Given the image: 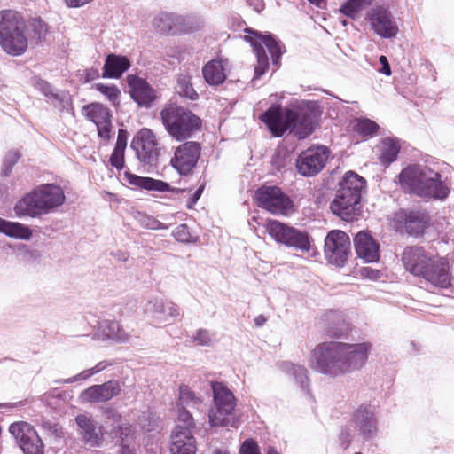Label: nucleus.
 I'll return each instance as SVG.
<instances>
[{
	"label": "nucleus",
	"mask_w": 454,
	"mask_h": 454,
	"mask_svg": "<svg viewBox=\"0 0 454 454\" xmlns=\"http://www.w3.org/2000/svg\"><path fill=\"white\" fill-rule=\"evenodd\" d=\"M371 342H320L311 352L310 366L317 372L335 378L363 368Z\"/></svg>",
	"instance_id": "1"
},
{
	"label": "nucleus",
	"mask_w": 454,
	"mask_h": 454,
	"mask_svg": "<svg viewBox=\"0 0 454 454\" xmlns=\"http://www.w3.org/2000/svg\"><path fill=\"white\" fill-rule=\"evenodd\" d=\"M316 118L317 112L309 104H300L286 109L280 106H271L259 117L273 137H280L287 130H291L299 138H305L313 132Z\"/></svg>",
	"instance_id": "2"
},
{
	"label": "nucleus",
	"mask_w": 454,
	"mask_h": 454,
	"mask_svg": "<svg viewBox=\"0 0 454 454\" xmlns=\"http://www.w3.org/2000/svg\"><path fill=\"white\" fill-rule=\"evenodd\" d=\"M401 187L406 192L422 198L443 200L450 188L442 180L440 173L428 167L409 166L399 174Z\"/></svg>",
	"instance_id": "3"
},
{
	"label": "nucleus",
	"mask_w": 454,
	"mask_h": 454,
	"mask_svg": "<svg viewBox=\"0 0 454 454\" xmlns=\"http://www.w3.org/2000/svg\"><path fill=\"white\" fill-rule=\"evenodd\" d=\"M365 184L364 178L356 173L347 172L330 205L332 212L346 222L357 220L362 215L361 193Z\"/></svg>",
	"instance_id": "4"
},
{
	"label": "nucleus",
	"mask_w": 454,
	"mask_h": 454,
	"mask_svg": "<svg viewBox=\"0 0 454 454\" xmlns=\"http://www.w3.org/2000/svg\"><path fill=\"white\" fill-rule=\"evenodd\" d=\"M160 115L167 133L176 141L189 140L202 129L203 120L185 106L167 105Z\"/></svg>",
	"instance_id": "5"
},
{
	"label": "nucleus",
	"mask_w": 454,
	"mask_h": 454,
	"mask_svg": "<svg viewBox=\"0 0 454 454\" xmlns=\"http://www.w3.org/2000/svg\"><path fill=\"white\" fill-rule=\"evenodd\" d=\"M65 200L62 189L55 184L38 186L25 194L14 206L17 216L38 217L61 206Z\"/></svg>",
	"instance_id": "6"
},
{
	"label": "nucleus",
	"mask_w": 454,
	"mask_h": 454,
	"mask_svg": "<svg viewBox=\"0 0 454 454\" xmlns=\"http://www.w3.org/2000/svg\"><path fill=\"white\" fill-rule=\"evenodd\" d=\"M26 23L16 11L4 10L0 12V46L12 56H20L27 49L28 40L25 35Z\"/></svg>",
	"instance_id": "7"
},
{
	"label": "nucleus",
	"mask_w": 454,
	"mask_h": 454,
	"mask_svg": "<svg viewBox=\"0 0 454 454\" xmlns=\"http://www.w3.org/2000/svg\"><path fill=\"white\" fill-rule=\"evenodd\" d=\"M247 32L251 33V35H245V40L250 43L256 55L257 64L254 67V78L259 79L269 68V59L263 46L268 49L272 63L276 66L279 65L282 55L281 48L271 35H262L257 32H252L250 29H247Z\"/></svg>",
	"instance_id": "8"
},
{
	"label": "nucleus",
	"mask_w": 454,
	"mask_h": 454,
	"mask_svg": "<svg viewBox=\"0 0 454 454\" xmlns=\"http://www.w3.org/2000/svg\"><path fill=\"white\" fill-rule=\"evenodd\" d=\"M257 206L276 215H288L294 211L293 200L278 186L262 185L255 191Z\"/></svg>",
	"instance_id": "9"
},
{
	"label": "nucleus",
	"mask_w": 454,
	"mask_h": 454,
	"mask_svg": "<svg viewBox=\"0 0 454 454\" xmlns=\"http://www.w3.org/2000/svg\"><path fill=\"white\" fill-rule=\"evenodd\" d=\"M211 388L215 409L209 411V423L212 427H226L228 416L235 410L236 398L223 383L213 382Z\"/></svg>",
	"instance_id": "10"
},
{
	"label": "nucleus",
	"mask_w": 454,
	"mask_h": 454,
	"mask_svg": "<svg viewBox=\"0 0 454 454\" xmlns=\"http://www.w3.org/2000/svg\"><path fill=\"white\" fill-rule=\"evenodd\" d=\"M264 227L269 235L278 243L309 251L310 241L308 233L288 226L278 220L269 219Z\"/></svg>",
	"instance_id": "11"
},
{
	"label": "nucleus",
	"mask_w": 454,
	"mask_h": 454,
	"mask_svg": "<svg viewBox=\"0 0 454 454\" xmlns=\"http://www.w3.org/2000/svg\"><path fill=\"white\" fill-rule=\"evenodd\" d=\"M9 432L23 454H44V443L31 424L26 421L12 423Z\"/></svg>",
	"instance_id": "12"
},
{
	"label": "nucleus",
	"mask_w": 454,
	"mask_h": 454,
	"mask_svg": "<svg viewBox=\"0 0 454 454\" xmlns=\"http://www.w3.org/2000/svg\"><path fill=\"white\" fill-rule=\"evenodd\" d=\"M131 147L144 166L156 167L160 150L156 136L152 129L142 128L138 130L131 141Z\"/></svg>",
	"instance_id": "13"
},
{
	"label": "nucleus",
	"mask_w": 454,
	"mask_h": 454,
	"mask_svg": "<svg viewBox=\"0 0 454 454\" xmlns=\"http://www.w3.org/2000/svg\"><path fill=\"white\" fill-rule=\"evenodd\" d=\"M325 254L330 263L343 267L351 254L348 235L340 230H332L325 239Z\"/></svg>",
	"instance_id": "14"
},
{
	"label": "nucleus",
	"mask_w": 454,
	"mask_h": 454,
	"mask_svg": "<svg viewBox=\"0 0 454 454\" xmlns=\"http://www.w3.org/2000/svg\"><path fill=\"white\" fill-rule=\"evenodd\" d=\"M182 143L174 150L170 165L182 176L191 174L196 167L200 155L202 146L197 141H181Z\"/></svg>",
	"instance_id": "15"
},
{
	"label": "nucleus",
	"mask_w": 454,
	"mask_h": 454,
	"mask_svg": "<svg viewBox=\"0 0 454 454\" xmlns=\"http://www.w3.org/2000/svg\"><path fill=\"white\" fill-rule=\"evenodd\" d=\"M329 153V149L323 145L308 148L296 160L297 171L304 176L318 174L324 168Z\"/></svg>",
	"instance_id": "16"
},
{
	"label": "nucleus",
	"mask_w": 454,
	"mask_h": 454,
	"mask_svg": "<svg viewBox=\"0 0 454 454\" xmlns=\"http://www.w3.org/2000/svg\"><path fill=\"white\" fill-rule=\"evenodd\" d=\"M82 114L96 125L99 138L109 142L113 129L110 109L104 104L93 102L82 106Z\"/></svg>",
	"instance_id": "17"
},
{
	"label": "nucleus",
	"mask_w": 454,
	"mask_h": 454,
	"mask_svg": "<svg viewBox=\"0 0 454 454\" xmlns=\"http://www.w3.org/2000/svg\"><path fill=\"white\" fill-rule=\"evenodd\" d=\"M366 20L373 32L382 38L395 37L399 31L391 12L383 6H376L368 11Z\"/></svg>",
	"instance_id": "18"
},
{
	"label": "nucleus",
	"mask_w": 454,
	"mask_h": 454,
	"mask_svg": "<svg viewBox=\"0 0 454 454\" xmlns=\"http://www.w3.org/2000/svg\"><path fill=\"white\" fill-rule=\"evenodd\" d=\"M434 256L421 247H407L402 253L404 269L416 277H422Z\"/></svg>",
	"instance_id": "19"
},
{
	"label": "nucleus",
	"mask_w": 454,
	"mask_h": 454,
	"mask_svg": "<svg viewBox=\"0 0 454 454\" xmlns=\"http://www.w3.org/2000/svg\"><path fill=\"white\" fill-rule=\"evenodd\" d=\"M121 393V385L118 380H111L103 384L92 385L81 393L82 403H98L110 401Z\"/></svg>",
	"instance_id": "20"
},
{
	"label": "nucleus",
	"mask_w": 454,
	"mask_h": 454,
	"mask_svg": "<svg viewBox=\"0 0 454 454\" xmlns=\"http://www.w3.org/2000/svg\"><path fill=\"white\" fill-rule=\"evenodd\" d=\"M355 427L365 441L375 438L378 431L377 418L369 405H360L352 417Z\"/></svg>",
	"instance_id": "21"
},
{
	"label": "nucleus",
	"mask_w": 454,
	"mask_h": 454,
	"mask_svg": "<svg viewBox=\"0 0 454 454\" xmlns=\"http://www.w3.org/2000/svg\"><path fill=\"white\" fill-rule=\"evenodd\" d=\"M433 286L439 288H448L451 286L450 267L445 258H438L431 261L429 267L421 277Z\"/></svg>",
	"instance_id": "22"
},
{
	"label": "nucleus",
	"mask_w": 454,
	"mask_h": 454,
	"mask_svg": "<svg viewBox=\"0 0 454 454\" xmlns=\"http://www.w3.org/2000/svg\"><path fill=\"white\" fill-rule=\"evenodd\" d=\"M79 427V434L82 441L90 447H100L104 442L102 426L91 418L79 414L74 419Z\"/></svg>",
	"instance_id": "23"
},
{
	"label": "nucleus",
	"mask_w": 454,
	"mask_h": 454,
	"mask_svg": "<svg viewBox=\"0 0 454 454\" xmlns=\"http://www.w3.org/2000/svg\"><path fill=\"white\" fill-rule=\"evenodd\" d=\"M172 454H196V441L192 431L187 427L176 425L171 434Z\"/></svg>",
	"instance_id": "24"
},
{
	"label": "nucleus",
	"mask_w": 454,
	"mask_h": 454,
	"mask_svg": "<svg viewBox=\"0 0 454 454\" xmlns=\"http://www.w3.org/2000/svg\"><path fill=\"white\" fill-rule=\"evenodd\" d=\"M354 246L357 256L366 262L380 260V244L368 231H359L354 239Z\"/></svg>",
	"instance_id": "25"
},
{
	"label": "nucleus",
	"mask_w": 454,
	"mask_h": 454,
	"mask_svg": "<svg viewBox=\"0 0 454 454\" xmlns=\"http://www.w3.org/2000/svg\"><path fill=\"white\" fill-rule=\"evenodd\" d=\"M132 98L140 106L149 107L156 100V91L143 78L136 75L128 76Z\"/></svg>",
	"instance_id": "26"
},
{
	"label": "nucleus",
	"mask_w": 454,
	"mask_h": 454,
	"mask_svg": "<svg viewBox=\"0 0 454 454\" xmlns=\"http://www.w3.org/2000/svg\"><path fill=\"white\" fill-rule=\"evenodd\" d=\"M228 59L216 58L207 61L202 67V76L210 86L223 84L227 79Z\"/></svg>",
	"instance_id": "27"
},
{
	"label": "nucleus",
	"mask_w": 454,
	"mask_h": 454,
	"mask_svg": "<svg viewBox=\"0 0 454 454\" xmlns=\"http://www.w3.org/2000/svg\"><path fill=\"white\" fill-rule=\"evenodd\" d=\"M154 28L160 34L175 35L188 32L186 20L180 15L161 13L153 20Z\"/></svg>",
	"instance_id": "28"
},
{
	"label": "nucleus",
	"mask_w": 454,
	"mask_h": 454,
	"mask_svg": "<svg viewBox=\"0 0 454 454\" xmlns=\"http://www.w3.org/2000/svg\"><path fill=\"white\" fill-rule=\"evenodd\" d=\"M277 367L285 374L292 376L301 390L309 393V379L304 366L289 361H279L277 363Z\"/></svg>",
	"instance_id": "29"
},
{
	"label": "nucleus",
	"mask_w": 454,
	"mask_h": 454,
	"mask_svg": "<svg viewBox=\"0 0 454 454\" xmlns=\"http://www.w3.org/2000/svg\"><path fill=\"white\" fill-rule=\"evenodd\" d=\"M130 67V61L125 56L109 54L107 55L102 76L104 78H120L122 74Z\"/></svg>",
	"instance_id": "30"
},
{
	"label": "nucleus",
	"mask_w": 454,
	"mask_h": 454,
	"mask_svg": "<svg viewBox=\"0 0 454 454\" xmlns=\"http://www.w3.org/2000/svg\"><path fill=\"white\" fill-rule=\"evenodd\" d=\"M124 178L129 185L147 191L167 192L170 186L168 183L151 177L139 176L130 172H125Z\"/></svg>",
	"instance_id": "31"
},
{
	"label": "nucleus",
	"mask_w": 454,
	"mask_h": 454,
	"mask_svg": "<svg viewBox=\"0 0 454 454\" xmlns=\"http://www.w3.org/2000/svg\"><path fill=\"white\" fill-rule=\"evenodd\" d=\"M129 133L126 129L118 130L117 141L109 158V163L117 170H122L125 167V150L127 147Z\"/></svg>",
	"instance_id": "32"
},
{
	"label": "nucleus",
	"mask_w": 454,
	"mask_h": 454,
	"mask_svg": "<svg viewBox=\"0 0 454 454\" xmlns=\"http://www.w3.org/2000/svg\"><path fill=\"white\" fill-rule=\"evenodd\" d=\"M0 232L15 239L28 240L32 237L31 229L20 223L9 222L0 218Z\"/></svg>",
	"instance_id": "33"
},
{
	"label": "nucleus",
	"mask_w": 454,
	"mask_h": 454,
	"mask_svg": "<svg viewBox=\"0 0 454 454\" xmlns=\"http://www.w3.org/2000/svg\"><path fill=\"white\" fill-rule=\"evenodd\" d=\"M427 225L428 216L427 214L419 211L410 212L404 224L406 231L414 236L422 234Z\"/></svg>",
	"instance_id": "34"
},
{
	"label": "nucleus",
	"mask_w": 454,
	"mask_h": 454,
	"mask_svg": "<svg viewBox=\"0 0 454 454\" xmlns=\"http://www.w3.org/2000/svg\"><path fill=\"white\" fill-rule=\"evenodd\" d=\"M176 90L181 97L186 98L192 101L199 99V94L194 90L192 83V76L187 72L178 74L176 79Z\"/></svg>",
	"instance_id": "35"
},
{
	"label": "nucleus",
	"mask_w": 454,
	"mask_h": 454,
	"mask_svg": "<svg viewBox=\"0 0 454 454\" xmlns=\"http://www.w3.org/2000/svg\"><path fill=\"white\" fill-rule=\"evenodd\" d=\"M400 152V146L395 140L386 138L382 141L380 160L382 164L388 165L395 161Z\"/></svg>",
	"instance_id": "36"
},
{
	"label": "nucleus",
	"mask_w": 454,
	"mask_h": 454,
	"mask_svg": "<svg viewBox=\"0 0 454 454\" xmlns=\"http://www.w3.org/2000/svg\"><path fill=\"white\" fill-rule=\"evenodd\" d=\"M103 340H121L123 338L122 330L116 321H103L99 325Z\"/></svg>",
	"instance_id": "37"
},
{
	"label": "nucleus",
	"mask_w": 454,
	"mask_h": 454,
	"mask_svg": "<svg viewBox=\"0 0 454 454\" xmlns=\"http://www.w3.org/2000/svg\"><path fill=\"white\" fill-rule=\"evenodd\" d=\"M372 0H348L340 8L341 13L354 19L367 6H370Z\"/></svg>",
	"instance_id": "38"
},
{
	"label": "nucleus",
	"mask_w": 454,
	"mask_h": 454,
	"mask_svg": "<svg viewBox=\"0 0 454 454\" xmlns=\"http://www.w3.org/2000/svg\"><path fill=\"white\" fill-rule=\"evenodd\" d=\"M94 88L103 94L113 106H116L119 105V98L121 96V90L116 85H106L103 83H96Z\"/></svg>",
	"instance_id": "39"
},
{
	"label": "nucleus",
	"mask_w": 454,
	"mask_h": 454,
	"mask_svg": "<svg viewBox=\"0 0 454 454\" xmlns=\"http://www.w3.org/2000/svg\"><path fill=\"white\" fill-rule=\"evenodd\" d=\"M114 432L120 438V445L123 450H128L130 440L133 436L132 426L129 423L118 425L114 427Z\"/></svg>",
	"instance_id": "40"
},
{
	"label": "nucleus",
	"mask_w": 454,
	"mask_h": 454,
	"mask_svg": "<svg viewBox=\"0 0 454 454\" xmlns=\"http://www.w3.org/2000/svg\"><path fill=\"white\" fill-rule=\"evenodd\" d=\"M378 129V124L369 119L358 121L356 125V131L364 136H373L376 134Z\"/></svg>",
	"instance_id": "41"
},
{
	"label": "nucleus",
	"mask_w": 454,
	"mask_h": 454,
	"mask_svg": "<svg viewBox=\"0 0 454 454\" xmlns=\"http://www.w3.org/2000/svg\"><path fill=\"white\" fill-rule=\"evenodd\" d=\"M239 454H261L257 442L253 438L246 439L240 445Z\"/></svg>",
	"instance_id": "42"
},
{
	"label": "nucleus",
	"mask_w": 454,
	"mask_h": 454,
	"mask_svg": "<svg viewBox=\"0 0 454 454\" xmlns=\"http://www.w3.org/2000/svg\"><path fill=\"white\" fill-rule=\"evenodd\" d=\"M196 399L194 392L186 385L179 387V402L182 405H188Z\"/></svg>",
	"instance_id": "43"
},
{
	"label": "nucleus",
	"mask_w": 454,
	"mask_h": 454,
	"mask_svg": "<svg viewBox=\"0 0 454 454\" xmlns=\"http://www.w3.org/2000/svg\"><path fill=\"white\" fill-rule=\"evenodd\" d=\"M31 27L33 28V31H34V34H35V36L40 40L42 39L43 36H45V35L47 34L48 32V27H47V24L45 22H43L42 20L40 19H35L31 21Z\"/></svg>",
	"instance_id": "44"
},
{
	"label": "nucleus",
	"mask_w": 454,
	"mask_h": 454,
	"mask_svg": "<svg viewBox=\"0 0 454 454\" xmlns=\"http://www.w3.org/2000/svg\"><path fill=\"white\" fill-rule=\"evenodd\" d=\"M42 427L57 438L63 436V429L58 423H53L50 420H43L42 422Z\"/></svg>",
	"instance_id": "45"
},
{
	"label": "nucleus",
	"mask_w": 454,
	"mask_h": 454,
	"mask_svg": "<svg viewBox=\"0 0 454 454\" xmlns=\"http://www.w3.org/2000/svg\"><path fill=\"white\" fill-rule=\"evenodd\" d=\"M34 87L40 90L48 99L55 92L48 82L40 78L35 80Z\"/></svg>",
	"instance_id": "46"
},
{
	"label": "nucleus",
	"mask_w": 454,
	"mask_h": 454,
	"mask_svg": "<svg viewBox=\"0 0 454 454\" xmlns=\"http://www.w3.org/2000/svg\"><path fill=\"white\" fill-rule=\"evenodd\" d=\"M173 235L176 238V239L180 242H189L191 239V234L189 232V228L186 224L178 225L175 229Z\"/></svg>",
	"instance_id": "47"
},
{
	"label": "nucleus",
	"mask_w": 454,
	"mask_h": 454,
	"mask_svg": "<svg viewBox=\"0 0 454 454\" xmlns=\"http://www.w3.org/2000/svg\"><path fill=\"white\" fill-rule=\"evenodd\" d=\"M350 328L348 324H346L343 320H339L337 323L336 331H330V336L332 338H344L348 336Z\"/></svg>",
	"instance_id": "48"
},
{
	"label": "nucleus",
	"mask_w": 454,
	"mask_h": 454,
	"mask_svg": "<svg viewBox=\"0 0 454 454\" xmlns=\"http://www.w3.org/2000/svg\"><path fill=\"white\" fill-rule=\"evenodd\" d=\"M339 439L343 449H348L351 443V430L348 427H343L340 430Z\"/></svg>",
	"instance_id": "49"
},
{
	"label": "nucleus",
	"mask_w": 454,
	"mask_h": 454,
	"mask_svg": "<svg viewBox=\"0 0 454 454\" xmlns=\"http://www.w3.org/2000/svg\"><path fill=\"white\" fill-rule=\"evenodd\" d=\"M206 184H201L199 188L188 198L186 200V207L189 209H192L194 205L197 203V201L200 200L204 189H205Z\"/></svg>",
	"instance_id": "50"
},
{
	"label": "nucleus",
	"mask_w": 454,
	"mask_h": 454,
	"mask_svg": "<svg viewBox=\"0 0 454 454\" xmlns=\"http://www.w3.org/2000/svg\"><path fill=\"white\" fill-rule=\"evenodd\" d=\"M360 276L364 278L376 280L380 278V271L371 267H363L359 270Z\"/></svg>",
	"instance_id": "51"
},
{
	"label": "nucleus",
	"mask_w": 454,
	"mask_h": 454,
	"mask_svg": "<svg viewBox=\"0 0 454 454\" xmlns=\"http://www.w3.org/2000/svg\"><path fill=\"white\" fill-rule=\"evenodd\" d=\"M48 100L51 102L53 107L60 112L66 108V101L64 98L58 92H54Z\"/></svg>",
	"instance_id": "52"
},
{
	"label": "nucleus",
	"mask_w": 454,
	"mask_h": 454,
	"mask_svg": "<svg viewBox=\"0 0 454 454\" xmlns=\"http://www.w3.org/2000/svg\"><path fill=\"white\" fill-rule=\"evenodd\" d=\"M92 375H93V373L90 369L84 370L74 377L63 380V383L69 384V383H73L77 380H85L89 379L90 377H91Z\"/></svg>",
	"instance_id": "53"
},
{
	"label": "nucleus",
	"mask_w": 454,
	"mask_h": 454,
	"mask_svg": "<svg viewBox=\"0 0 454 454\" xmlns=\"http://www.w3.org/2000/svg\"><path fill=\"white\" fill-rule=\"evenodd\" d=\"M179 419L184 423V425H181L182 427H187L188 428H190V430L192 431V428L194 427V421L192 414L189 411H181L179 413Z\"/></svg>",
	"instance_id": "54"
},
{
	"label": "nucleus",
	"mask_w": 454,
	"mask_h": 454,
	"mask_svg": "<svg viewBox=\"0 0 454 454\" xmlns=\"http://www.w3.org/2000/svg\"><path fill=\"white\" fill-rule=\"evenodd\" d=\"M380 63L382 65L381 72L386 75L391 74V68L388 63V60L386 56H380Z\"/></svg>",
	"instance_id": "55"
},
{
	"label": "nucleus",
	"mask_w": 454,
	"mask_h": 454,
	"mask_svg": "<svg viewBox=\"0 0 454 454\" xmlns=\"http://www.w3.org/2000/svg\"><path fill=\"white\" fill-rule=\"evenodd\" d=\"M67 6L69 7H80L83 6L93 0H64Z\"/></svg>",
	"instance_id": "56"
},
{
	"label": "nucleus",
	"mask_w": 454,
	"mask_h": 454,
	"mask_svg": "<svg viewBox=\"0 0 454 454\" xmlns=\"http://www.w3.org/2000/svg\"><path fill=\"white\" fill-rule=\"evenodd\" d=\"M112 365V363H108L106 361H101L98 363L94 367L90 368L93 375L100 372L105 370L107 366Z\"/></svg>",
	"instance_id": "57"
},
{
	"label": "nucleus",
	"mask_w": 454,
	"mask_h": 454,
	"mask_svg": "<svg viewBox=\"0 0 454 454\" xmlns=\"http://www.w3.org/2000/svg\"><path fill=\"white\" fill-rule=\"evenodd\" d=\"M107 419H114V421L121 419V415L113 408H107L104 411Z\"/></svg>",
	"instance_id": "58"
},
{
	"label": "nucleus",
	"mask_w": 454,
	"mask_h": 454,
	"mask_svg": "<svg viewBox=\"0 0 454 454\" xmlns=\"http://www.w3.org/2000/svg\"><path fill=\"white\" fill-rule=\"evenodd\" d=\"M207 339H209L208 332L207 330H199L194 340H207Z\"/></svg>",
	"instance_id": "59"
},
{
	"label": "nucleus",
	"mask_w": 454,
	"mask_h": 454,
	"mask_svg": "<svg viewBox=\"0 0 454 454\" xmlns=\"http://www.w3.org/2000/svg\"><path fill=\"white\" fill-rule=\"evenodd\" d=\"M99 77L98 71L97 69H90L86 73V80L90 81Z\"/></svg>",
	"instance_id": "60"
},
{
	"label": "nucleus",
	"mask_w": 454,
	"mask_h": 454,
	"mask_svg": "<svg viewBox=\"0 0 454 454\" xmlns=\"http://www.w3.org/2000/svg\"><path fill=\"white\" fill-rule=\"evenodd\" d=\"M267 321V318L263 315H259L254 318V323L257 326H262Z\"/></svg>",
	"instance_id": "61"
},
{
	"label": "nucleus",
	"mask_w": 454,
	"mask_h": 454,
	"mask_svg": "<svg viewBox=\"0 0 454 454\" xmlns=\"http://www.w3.org/2000/svg\"><path fill=\"white\" fill-rule=\"evenodd\" d=\"M211 454H231L228 450L215 448L212 450Z\"/></svg>",
	"instance_id": "62"
},
{
	"label": "nucleus",
	"mask_w": 454,
	"mask_h": 454,
	"mask_svg": "<svg viewBox=\"0 0 454 454\" xmlns=\"http://www.w3.org/2000/svg\"><path fill=\"white\" fill-rule=\"evenodd\" d=\"M266 454H280L275 447L270 446Z\"/></svg>",
	"instance_id": "63"
},
{
	"label": "nucleus",
	"mask_w": 454,
	"mask_h": 454,
	"mask_svg": "<svg viewBox=\"0 0 454 454\" xmlns=\"http://www.w3.org/2000/svg\"><path fill=\"white\" fill-rule=\"evenodd\" d=\"M412 348L414 349L413 354L416 355V353L419 351L420 345L419 342H411Z\"/></svg>",
	"instance_id": "64"
}]
</instances>
